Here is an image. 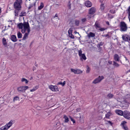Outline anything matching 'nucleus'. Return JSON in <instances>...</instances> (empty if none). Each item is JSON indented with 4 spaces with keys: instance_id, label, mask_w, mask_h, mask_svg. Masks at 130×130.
<instances>
[{
    "instance_id": "nucleus-1",
    "label": "nucleus",
    "mask_w": 130,
    "mask_h": 130,
    "mask_svg": "<svg viewBox=\"0 0 130 130\" xmlns=\"http://www.w3.org/2000/svg\"><path fill=\"white\" fill-rule=\"evenodd\" d=\"M18 27L21 29V32L23 34L25 33V35L23 38V40H25L28 36L30 31V28L29 23L26 22H24L23 23H20L18 24Z\"/></svg>"
},
{
    "instance_id": "nucleus-2",
    "label": "nucleus",
    "mask_w": 130,
    "mask_h": 130,
    "mask_svg": "<svg viewBox=\"0 0 130 130\" xmlns=\"http://www.w3.org/2000/svg\"><path fill=\"white\" fill-rule=\"evenodd\" d=\"M22 3V0H16L14 4V8L19 10L21 8V4Z\"/></svg>"
},
{
    "instance_id": "nucleus-3",
    "label": "nucleus",
    "mask_w": 130,
    "mask_h": 130,
    "mask_svg": "<svg viewBox=\"0 0 130 130\" xmlns=\"http://www.w3.org/2000/svg\"><path fill=\"white\" fill-rule=\"evenodd\" d=\"M104 79V76H99L98 78L94 80L92 82V84H96L98 83H99L102 81V80Z\"/></svg>"
},
{
    "instance_id": "nucleus-4",
    "label": "nucleus",
    "mask_w": 130,
    "mask_h": 130,
    "mask_svg": "<svg viewBox=\"0 0 130 130\" xmlns=\"http://www.w3.org/2000/svg\"><path fill=\"white\" fill-rule=\"evenodd\" d=\"M29 88L27 86H22L17 88V90L19 92H25V91Z\"/></svg>"
},
{
    "instance_id": "nucleus-5",
    "label": "nucleus",
    "mask_w": 130,
    "mask_h": 130,
    "mask_svg": "<svg viewBox=\"0 0 130 130\" xmlns=\"http://www.w3.org/2000/svg\"><path fill=\"white\" fill-rule=\"evenodd\" d=\"M120 27L121 28V31H125L127 30V28L126 24L123 22H121Z\"/></svg>"
},
{
    "instance_id": "nucleus-6",
    "label": "nucleus",
    "mask_w": 130,
    "mask_h": 130,
    "mask_svg": "<svg viewBox=\"0 0 130 130\" xmlns=\"http://www.w3.org/2000/svg\"><path fill=\"white\" fill-rule=\"evenodd\" d=\"M48 88L52 91L57 92L59 91L58 87L56 85H49Z\"/></svg>"
},
{
    "instance_id": "nucleus-7",
    "label": "nucleus",
    "mask_w": 130,
    "mask_h": 130,
    "mask_svg": "<svg viewBox=\"0 0 130 130\" xmlns=\"http://www.w3.org/2000/svg\"><path fill=\"white\" fill-rule=\"evenodd\" d=\"M78 54H79V55L80 57V59L81 60H85L86 59V56L85 55V54H83L82 53V51L81 50H80L79 51H78Z\"/></svg>"
},
{
    "instance_id": "nucleus-8",
    "label": "nucleus",
    "mask_w": 130,
    "mask_h": 130,
    "mask_svg": "<svg viewBox=\"0 0 130 130\" xmlns=\"http://www.w3.org/2000/svg\"><path fill=\"white\" fill-rule=\"evenodd\" d=\"M123 116H124L125 118L130 120V113L127 111H124Z\"/></svg>"
},
{
    "instance_id": "nucleus-9",
    "label": "nucleus",
    "mask_w": 130,
    "mask_h": 130,
    "mask_svg": "<svg viewBox=\"0 0 130 130\" xmlns=\"http://www.w3.org/2000/svg\"><path fill=\"white\" fill-rule=\"evenodd\" d=\"M126 124V122L124 121L122 122V123H121V126H122V127H123V129H124V130H128V128Z\"/></svg>"
},
{
    "instance_id": "nucleus-10",
    "label": "nucleus",
    "mask_w": 130,
    "mask_h": 130,
    "mask_svg": "<svg viewBox=\"0 0 130 130\" xmlns=\"http://www.w3.org/2000/svg\"><path fill=\"white\" fill-rule=\"evenodd\" d=\"M13 121L11 120L9 122L6 124L5 126L9 129L13 125Z\"/></svg>"
},
{
    "instance_id": "nucleus-11",
    "label": "nucleus",
    "mask_w": 130,
    "mask_h": 130,
    "mask_svg": "<svg viewBox=\"0 0 130 130\" xmlns=\"http://www.w3.org/2000/svg\"><path fill=\"white\" fill-rule=\"evenodd\" d=\"M95 9L94 8H91L90 10H89V14H91L93 15L94 14V13L95 12Z\"/></svg>"
},
{
    "instance_id": "nucleus-12",
    "label": "nucleus",
    "mask_w": 130,
    "mask_h": 130,
    "mask_svg": "<svg viewBox=\"0 0 130 130\" xmlns=\"http://www.w3.org/2000/svg\"><path fill=\"white\" fill-rule=\"evenodd\" d=\"M115 112L116 113V114H117L118 115H119L120 116L123 115L124 112H123V111H122L121 110H115Z\"/></svg>"
},
{
    "instance_id": "nucleus-13",
    "label": "nucleus",
    "mask_w": 130,
    "mask_h": 130,
    "mask_svg": "<svg viewBox=\"0 0 130 130\" xmlns=\"http://www.w3.org/2000/svg\"><path fill=\"white\" fill-rule=\"evenodd\" d=\"M85 5L88 8L91 7L92 6V4L89 1L86 2L85 3Z\"/></svg>"
},
{
    "instance_id": "nucleus-14",
    "label": "nucleus",
    "mask_w": 130,
    "mask_h": 130,
    "mask_svg": "<svg viewBox=\"0 0 130 130\" xmlns=\"http://www.w3.org/2000/svg\"><path fill=\"white\" fill-rule=\"evenodd\" d=\"M114 59L116 61H120V57L118 54H115L114 56Z\"/></svg>"
},
{
    "instance_id": "nucleus-15",
    "label": "nucleus",
    "mask_w": 130,
    "mask_h": 130,
    "mask_svg": "<svg viewBox=\"0 0 130 130\" xmlns=\"http://www.w3.org/2000/svg\"><path fill=\"white\" fill-rule=\"evenodd\" d=\"M11 40L14 42H17V38L15 35H12L11 37Z\"/></svg>"
},
{
    "instance_id": "nucleus-16",
    "label": "nucleus",
    "mask_w": 130,
    "mask_h": 130,
    "mask_svg": "<svg viewBox=\"0 0 130 130\" xmlns=\"http://www.w3.org/2000/svg\"><path fill=\"white\" fill-rule=\"evenodd\" d=\"M88 37L89 38H93L95 37V34L93 32H90L88 34Z\"/></svg>"
},
{
    "instance_id": "nucleus-17",
    "label": "nucleus",
    "mask_w": 130,
    "mask_h": 130,
    "mask_svg": "<svg viewBox=\"0 0 130 130\" xmlns=\"http://www.w3.org/2000/svg\"><path fill=\"white\" fill-rule=\"evenodd\" d=\"M112 114V113L110 111H109L106 114V117L108 119H109L110 116H111Z\"/></svg>"
},
{
    "instance_id": "nucleus-18",
    "label": "nucleus",
    "mask_w": 130,
    "mask_h": 130,
    "mask_svg": "<svg viewBox=\"0 0 130 130\" xmlns=\"http://www.w3.org/2000/svg\"><path fill=\"white\" fill-rule=\"evenodd\" d=\"M39 88V86L36 85V86H35L32 89H31L30 91V92H34L36 90H37Z\"/></svg>"
},
{
    "instance_id": "nucleus-19",
    "label": "nucleus",
    "mask_w": 130,
    "mask_h": 130,
    "mask_svg": "<svg viewBox=\"0 0 130 130\" xmlns=\"http://www.w3.org/2000/svg\"><path fill=\"white\" fill-rule=\"evenodd\" d=\"M116 11V7H113L112 9L110 10V12L112 14H114Z\"/></svg>"
},
{
    "instance_id": "nucleus-20",
    "label": "nucleus",
    "mask_w": 130,
    "mask_h": 130,
    "mask_svg": "<svg viewBox=\"0 0 130 130\" xmlns=\"http://www.w3.org/2000/svg\"><path fill=\"white\" fill-rule=\"evenodd\" d=\"M3 44L5 47L7 46V42L5 38L3 39Z\"/></svg>"
},
{
    "instance_id": "nucleus-21",
    "label": "nucleus",
    "mask_w": 130,
    "mask_h": 130,
    "mask_svg": "<svg viewBox=\"0 0 130 130\" xmlns=\"http://www.w3.org/2000/svg\"><path fill=\"white\" fill-rule=\"evenodd\" d=\"M21 82H24L26 84L28 83V81L24 78H23L21 79Z\"/></svg>"
},
{
    "instance_id": "nucleus-22",
    "label": "nucleus",
    "mask_w": 130,
    "mask_h": 130,
    "mask_svg": "<svg viewBox=\"0 0 130 130\" xmlns=\"http://www.w3.org/2000/svg\"><path fill=\"white\" fill-rule=\"evenodd\" d=\"M95 26L98 29H99L101 28L100 24L98 22H95Z\"/></svg>"
},
{
    "instance_id": "nucleus-23",
    "label": "nucleus",
    "mask_w": 130,
    "mask_h": 130,
    "mask_svg": "<svg viewBox=\"0 0 130 130\" xmlns=\"http://www.w3.org/2000/svg\"><path fill=\"white\" fill-rule=\"evenodd\" d=\"M44 4L43 3H41L40 6L38 7V10H42L44 8Z\"/></svg>"
},
{
    "instance_id": "nucleus-24",
    "label": "nucleus",
    "mask_w": 130,
    "mask_h": 130,
    "mask_svg": "<svg viewBox=\"0 0 130 130\" xmlns=\"http://www.w3.org/2000/svg\"><path fill=\"white\" fill-rule=\"evenodd\" d=\"M63 118L64 119V122L67 123V122H69V119L68 117L66 115H64L63 116Z\"/></svg>"
},
{
    "instance_id": "nucleus-25",
    "label": "nucleus",
    "mask_w": 130,
    "mask_h": 130,
    "mask_svg": "<svg viewBox=\"0 0 130 130\" xmlns=\"http://www.w3.org/2000/svg\"><path fill=\"white\" fill-rule=\"evenodd\" d=\"M120 98H121V99H120ZM117 98V101H118L119 102L122 103V102H123L124 101V100L122 98Z\"/></svg>"
},
{
    "instance_id": "nucleus-26",
    "label": "nucleus",
    "mask_w": 130,
    "mask_h": 130,
    "mask_svg": "<svg viewBox=\"0 0 130 130\" xmlns=\"http://www.w3.org/2000/svg\"><path fill=\"white\" fill-rule=\"evenodd\" d=\"M8 128L7 127L6 125L3 126L0 128V130H8Z\"/></svg>"
},
{
    "instance_id": "nucleus-27",
    "label": "nucleus",
    "mask_w": 130,
    "mask_h": 130,
    "mask_svg": "<svg viewBox=\"0 0 130 130\" xmlns=\"http://www.w3.org/2000/svg\"><path fill=\"white\" fill-rule=\"evenodd\" d=\"M18 38L21 39L22 37V35L21 32H19L17 34Z\"/></svg>"
},
{
    "instance_id": "nucleus-28",
    "label": "nucleus",
    "mask_w": 130,
    "mask_h": 130,
    "mask_svg": "<svg viewBox=\"0 0 130 130\" xmlns=\"http://www.w3.org/2000/svg\"><path fill=\"white\" fill-rule=\"evenodd\" d=\"M82 73V71L80 70H76V74H79Z\"/></svg>"
},
{
    "instance_id": "nucleus-29",
    "label": "nucleus",
    "mask_w": 130,
    "mask_h": 130,
    "mask_svg": "<svg viewBox=\"0 0 130 130\" xmlns=\"http://www.w3.org/2000/svg\"><path fill=\"white\" fill-rule=\"evenodd\" d=\"M66 81H64L63 83L60 82H59V83H58V84L61 85H62V86H64L66 85Z\"/></svg>"
},
{
    "instance_id": "nucleus-30",
    "label": "nucleus",
    "mask_w": 130,
    "mask_h": 130,
    "mask_svg": "<svg viewBox=\"0 0 130 130\" xmlns=\"http://www.w3.org/2000/svg\"><path fill=\"white\" fill-rule=\"evenodd\" d=\"M25 15H26V13L24 12H22L21 13L20 16L23 17V16H24Z\"/></svg>"
},
{
    "instance_id": "nucleus-31",
    "label": "nucleus",
    "mask_w": 130,
    "mask_h": 130,
    "mask_svg": "<svg viewBox=\"0 0 130 130\" xmlns=\"http://www.w3.org/2000/svg\"><path fill=\"white\" fill-rule=\"evenodd\" d=\"M71 71L72 73H74L75 74H76V70L74 69H71Z\"/></svg>"
},
{
    "instance_id": "nucleus-32",
    "label": "nucleus",
    "mask_w": 130,
    "mask_h": 130,
    "mask_svg": "<svg viewBox=\"0 0 130 130\" xmlns=\"http://www.w3.org/2000/svg\"><path fill=\"white\" fill-rule=\"evenodd\" d=\"M101 9L102 11H103L105 9L104 5L102 4L101 6Z\"/></svg>"
},
{
    "instance_id": "nucleus-33",
    "label": "nucleus",
    "mask_w": 130,
    "mask_h": 130,
    "mask_svg": "<svg viewBox=\"0 0 130 130\" xmlns=\"http://www.w3.org/2000/svg\"><path fill=\"white\" fill-rule=\"evenodd\" d=\"M72 32H73V29L70 28L68 31L69 35L72 34Z\"/></svg>"
},
{
    "instance_id": "nucleus-34",
    "label": "nucleus",
    "mask_w": 130,
    "mask_h": 130,
    "mask_svg": "<svg viewBox=\"0 0 130 130\" xmlns=\"http://www.w3.org/2000/svg\"><path fill=\"white\" fill-rule=\"evenodd\" d=\"M69 36L71 38V39H75V37L72 35V34H69Z\"/></svg>"
},
{
    "instance_id": "nucleus-35",
    "label": "nucleus",
    "mask_w": 130,
    "mask_h": 130,
    "mask_svg": "<svg viewBox=\"0 0 130 130\" xmlns=\"http://www.w3.org/2000/svg\"><path fill=\"white\" fill-rule=\"evenodd\" d=\"M114 66L116 67H119V64H118L117 63H116V62H114Z\"/></svg>"
},
{
    "instance_id": "nucleus-36",
    "label": "nucleus",
    "mask_w": 130,
    "mask_h": 130,
    "mask_svg": "<svg viewBox=\"0 0 130 130\" xmlns=\"http://www.w3.org/2000/svg\"><path fill=\"white\" fill-rule=\"evenodd\" d=\"M90 69L88 67H87L86 73H89L90 72Z\"/></svg>"
},
{
    "instance_id": "nucleus-37",
    "label": "nucleus",
    "mask_w": 130,
    "mask_h": 130,
    "mask_svg": "<svg viewBox=\"0 0 130 130\" xmlns=\"http://www.w3.org/2000/svg\"><path fill=\"white\" fill-rule=\"evenodd\" d=\"M113 95L112 94H109L108 95V97L109 98H113Z\"/></svg>"
},
{
    "instance_id": "nucleus-38",
    "label": "nucleus",
    "mask_w": 130,
    "mask_h": 130,
    "mask_svg": "<svg viewBox=\"0 0 130 130\" xmlns=\"http://www.w3.org/2000/svg\"><path fill=\"white\" fill-rule=\"evenodd\" d=\"M99 30L101 31H104L105 30V29L104 28H101L100 27V28H99Z\"/></svg>"
},
{
    "instance_id": "nucleus-39",
    "label": "nucleus",
    "mask_w": 130,
    "mask_h": 130,
    "mask_svg": "<svg viewBox=\"0 0 130 130\" xmlns=\"http://www.w3.org/2000/svg\"><path fill=\"white\" fill-rule=\"evenodd\" d=\"M19 100V97L18 96H15L14 98V101H17Z\"/></svg>"
},
{
    "instance_id": "nucleus-40",
    "label": "nucleus",
    "mask_w": 130,
    "mask_h": 130,
    "mask_svg": "<svg viewBox=\"0 0 130 130\" xmlns=\"http://www.w3.org/2000/svg\"><path fill=\"white\" fill-rule=\"evenodd\" d=\"M70 117V119H71V121L74 123H75L76 122H75V120L74 119H73V118L72 117Z\"/></svg>"
},
{
    "instance_id": "nucleus-41",
    "label": "nucleus",
    "mask_w": 130,
    "mask_h": 130,
    "mask_svg": "<svg viewBox=\"0 0 130 130\" xmlns=\"http://www.w3.org/2000/svg\"><path fill=\"white\" fill-rule=\"evenodd\" d=\"M86 21V18H83L81 19V21L82 22V23L85 22Z\"/></svg>"
},
{
    "instance_id": "nucleus-42",
    "label": "nucleus",
    "mask_w": 130,
    "mask_h": 130,
    "mask_svg": "<svg viewBox=\"0 0 130 130\" xmlns=\"http://www.w3.org/2000/svg\"><path fill=\"white\" fill-rule=\"evenodd\" d=\"M128 14H129V17H130V6L128 8Z\"/></svg>"
},
{
    "instance_id": "nucleus-43",
    "label": "nucleus",
    "mask_w": 130,
    "mask_h": 130,
    "mask_svg": "<svg viewBox=\"0 0 130 130\" xmlns=\"http://www.w3.org/2000/svg\"><path fill=\"white\" fill-rule=\"evenodd\" d=\"M106 123L109 124H110V125H112V123L111 121H107V122Z\"/></svg>"
},
{
    "instance_id": "nucleus-44",
    "label": "nucleus",
    "mask_w": 130,
    "mask_h": 130,
    "mask_svg": "<svg viewBox=\"0 0 130 130\" xmlns=\"http://www.w3.org/2000/svg\"><path fill=\"white\" fill-rule=\"evenodd\" d=\"M79 24V21H76V24L77 25H78Z\"/></svg>"
},
{
    "instance_id": "nucleus-45",
    "label": "nucleus",
    "mask_w": 130,
    "mask_h": 130,
    "mask_svg": "<svg viewBox=\"0 0 130 130\" xmlns=\"http://www.w3.org/2000/svg\"><path fill=\"white\" fill-rule=\"evenodd\" d=\"M30 0H26V1H25V4L26 5H27V3L28 2H29Z\"/></svg>"
},
{
    "instance_id": "nucleus-46",
    "label": "nucleus",
    "mask_w": 130,
    "mask_h": 130,
    "mask_svg": "<svg viewBox=\"0 0 130 130\" xmlns=\"http://www.w3.org/2000/svg\"><path fill=\"white\" fill-rule=\"evenodd\" d=\"M80 110H81V109H80V108H78V109H77V112H80Z\"/></svg>"
},
{
    "instance_id": "nucleus-47",
    "label": "nucleus",
    "mask_w": 130,
    "mask_h": 130,
    "mask_svg": "<svg viewBox=\"0 0 130 130\" xmlns=\"http://www.w3.org/2000/svg\"><path fill=\"white\" fill-rule=\"evenodd\" d=\"M15 16H18V13L16 11L15 12Z\"/></svg>"
},
{
    "instance_id": "nucleus-48",
    "label": "nucleus",
    "mask_w": 130,
    "mask_h": 130,
    "mask_svg": "<svg viewBox=\"0 0 130 130\" xmlns=\"http://www.w3.org/2000/svg\"><path fill=\"white\" fill-rule=\"evenodd\" d=\"M108 63H109V64H112V61L109 60V61H108Z\"/></svg>"
},
{
    "instance_id": "nucleus-49",
    "label": "nucleus",
    "mask_w": 130,
    "mask_h": 130,
    "mask_svg": "<svg viewBox=\"0 0 130 130\" xmlns=\"http://www.w3.org/2000/svg\"><path fill=\"white\" fill-rule=\"evenodd\" d=\"M129 72H130V69L129 70L126 71V73H127V74L129 73Z\"/></svg>"
},
{
    "instance_id": "nucleus-50",
    "label": "nucleus",
    "mask_w": 130,
    "mask_h": 130,
    "mask_svg": "<svg viewBox=\"0 0 130 130\" xmlns=\"http://www.w3.org/2000/svg\"><path fill=\"white\" fill-rule=\"evenodd\" d=\"M129 50H130V47L129 48ZM127 53H128V54H129V55H130V50L128 51V52Z\"/></svg>"
},
{
    "instance_id": "nucleus-51",
    "label": "nucleus",
    "mask_w": 130,
    "mask_h": 130,
    "mask_svg": "<svg viewBox=\"0 0 130 130\" xmlns=\"http://www.w3.org/2000/svg\"><path fill=\"white\" fill-rule=\"evenodd\" d=\"M36 69V67H34L32 69L33 71H35Z\"/></svg>"
},
{
    "instance_id": "nucleus-52",
    "label": "nucleus",
    "mask_w": 130,
    "mask_h": 130,
    "mask_svg": "<svg viewBox=\"0 0 130 130\" xmlns=\"http://www.w3.org/2000/svg\"><path fill=\"white\" fill-rule=\"evenodd\" d=\"M75 34H78L79 36H80V35H79V32H77V31H75Z\"/></svg>"
},
{
    "instance_id": "nucleus-53",
    "label": "nucleus",
    "mask_w": 130,
    "mask_h": 130,
    "mask_svg": "<svg viewBox=\"0 0 130 130\" xmlns=\"http://www.w3.org/2000/svg\"><path fill=\"white\" fill-rule=\"evenodd\" d=\"M106 23H107V24H108V25H109V22L108 21H107V22H106Z\"/></svg>"
},
{
    "instance_id": "nucleus-54",
    "label": "nucleus",
    "mask_w": 130,
    "mask_h": 130,
    "mask_svg": "<svg viewBox=\"0 0 130 130\" xmlns=\"http://www.w3.org/2000/svg\"><path fill=\"white\" fill-rule=\"evenodd\" d=\"M55 17H58V16H57V14H56V15H55V16H54V18H55Z\"/></svg>"
},
{
    "instance_id": "nucleus-55",
    "label": "nucleus",
    "mask_w": 130,
    "mask_h": 130,
    "mask_svg": "<svg viewBox=\"0 0 130 130\" xmlns=\"http://www.w3.org/2000/svg\"><path fill=\"white\" fill-rule=\"evenodd\" d=\"M1 12H2V11H1V8H0V14L1 13Z\"/></svg>"
},
{
    "instance_id": "nucleus-56",
    "label": "nucleus",
    "mask_w": 130,
    "mask_h": 130,
    "mask_svg": "<svg viewBox=\"0 0 130 130\" xmlns=\"http://www.w3.org/2000/svg\"><path fill=\"white\" fill-rule=\"evenodd\" d=\"M125 59H126V60H127V59L126 57H125Z\"/></svg>"
},
{
    "instance_id": "nucleus-57",
    "label": "nucleus",
    "mask_w": 130,
    "mask_h": 130,
    "mask_svg": "<svg viewBox=\"0 0 130 130\" xmlns=\"http://www.w3.org/2000/svg\"><path fill=\"white\" fill-rule=\"evenodd\" d=\"M129 21H130V17H129Z\"/></svg>"
},
{
    "instance_id": "nucleus-58",
    "label": "nucleus",
    "mask_w": 130,
    "mask_h": 130,
    "mask_svg": "<svg viewBox=\"0 0 130 130\" xmlns=\"http://www.w3.org/2000/svg\"><path fill=\"white\" fill-rule=\"evenodd\" d=\"M129 84H130V81H129Z\"/></svg>"
},
{
    "instance_id": "nucleus-59",
    "label": "nucleus",
    "mask_w": 130,
    "mask_h": 130,
    "mask_svg": "<svg viewBox=\"0 0 130 130\" xmlns=\"http://www.w3.org/2000/svg\"><path fill=\"white\" fill-rule=\"evenodd\" d=\"M29 4H30V2H29Z\"/></svg>"
}]
</instances>
